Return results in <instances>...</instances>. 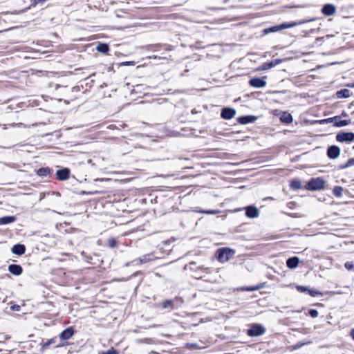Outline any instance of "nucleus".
Here are the masks:
<instances>
[{"label": "nucleus", "instance_id": "obj_1", "mask_svg": "<svg viewBox=\"0 0 354 354\" xmlns=\"http://www.w3.org/2000/svg\"><path fill=\"white\" fill-rule=\"evenodd\" d=\"M311 21H313V19H310V20H301V21H294V22H290V23H283V24H280V25L274 26L270 27L268 28H266V29L263 30V32L265 34H269V33H271V32H278L279 30H283V29H286V28H292V27H295V26H299V25H301V24H306L307 22Z\"/></svg>", "mask_w": 354, "mask_h": 354}, {"label": "nucleus", "instance_id": "obj_2", "mask_svg": "<svg viewBox=\"0 0 354 354\" xmlns=\"http://www.w3.org/2000/svg\"><path fill=\"white\" fill-rule=\"evenodd\" d=\"M235 254V251L230 248H219L216 251L218 260L221 263H225L231 259Z\"/></svg>", "mask_w": 354, "mask_h": 354}, {"label": "nucleus", "instance_id": "obj_3", "mask_svg": "<svg viewBox=\"0 0 354 354\" xmlns=\"http://www.w3.org/2000/svg\"><path fill=\"white\" fill-rule=\"evenodd\" d=\"M325 182L321 178H312L305 186L308 190H319L324 187Z\"/></svg>", "mask_w": 354, "mask_h": 354}, {"label": "nucleus", "instance_id": "obj_4", "mask_svg": "<svg viewBox=\"0 0 354 354\" xmlns=\"http://www.w3.org/2000/svg\"><path fill=\"white\" fill-rule=\"evenodd\" d=\"M266 329L261 324H255L248 330L247 334L250 337H258L263 335Z\"/></svg>", "mask_w": 354, "mask_h": 354}, {"label": "nucleus", "instance_id": "obj_5", "mask_svg": "<svg viewBox=\"0 0 354 354\" xmlns=\"http://www.w3.org/2000/svg\"><path fill=\"white\" fill-rule=\"evenodd\" d=\"M336 140L340 142H350L354 140V133L339 132L336 136Z\"/></svg>", "mask_w": 354, "mask_h": 354}, {"label": "nucleus", "instance_id": "obj_6", "mask_svg": "<svg viewBox=\"0 0 354 354\" xmlns=\"http://www.w3.org/2000/svg\"><path fill=\"white\" fill-rule=\"evenodd\" d=\"M265 77H254L250 80L249 84L255 88H263L266 86V82L265 80Z\"/></svg>", "mask_w": 354, "mask_h": 354}, {"label": "nucleus", "instance_id": "obj_7", "mask_svg": "<svg viewBox=\"0 0 354 354\" xmlns=\"http://www.w3.org/2000/svg\"><path fill=\"white\" fill-rule=\"evenodd\" d=\"M340 148L336 145H332L327 149V156L330 159H336L339 156Z\"/></svg>", "mask_w": 354, "mask_h": 354}, {"label": "nucleus", "instance_id": "obj_8", "mask_svg": "<svg viewBox=\"0 0 354 354\" xmlns=\"http://www.w3.org/2000/svg\"><path fill=\"white\" fill-rule=\"evenodd\" d=\"M322 12L326 16H332L336 12V7L333 4H325L322 8Z\"/></svg>", "mask_w": 354, "mask_h": 354}, {"label": "nucleus", "instance_id": "obj_9", "mask_svg": "<svg viewBox=\"0 0 354 354\" xmlns=\"http://www.w3.org/2000/svg\"><path fill=\"white\" fill-rule=\"evenodd\" d=\"M236 111L232 108H223L222 109L221 115L225 120H230L234 117Z\"/></svg>", "mask_w": 354, "mask_h": 354}, {"label": "nucleus", "instance_id": "obj_10", "mask_svg": "<svg viewBox=\"0 0 354 354\" xmlns=\"http://www.w3.org/2000/svg\"><path fill=\"white\" fill-rule=\"evenodd\" d=\"M245 214L249 218H256L259 216V209L253 205L248 206L245 208Z\"/></svg>", "mask_w": 354, "mask_h": 354}, {"label": "nucleus", "instance_id": "obj_11", "mask_svg": "<svg viewBox=\"0 0 354 354\" xmlns=\"http://www.w3.org/2000/svg\"><path fill=\"white\" fill-rule=\"evenodd\" d=\"M70 170L68 168L57 170L56 172L57 178L59 180H65L68 178Z\"/></svg>", "mask_w": 354, "mask_h": 354}, {"label": "nucleus", "instance_id": "obj_12", "mask_svg": "<svg viewBox=\"0 0 354 354\" xmlns=\"http://www.w3.org/2000/svg\"><path fill=\"white\" fill-rule=\"evenodd\" d=\"M73 328L72 327H68L59 334V338L62 340H67L70 339L73 335Z\"/></svg>", "mask_w": 354, "mask_h": 354}, {"label": "nucleus", "instance_id": "obj_13", "mask_svg": "<svg viewBox=\"0 0 354 354\" xmlns=\"http://www.w3.org/2000/svg\"><path fill=\"white\" fill-rule=\"evenodd\" d=\"M257 120V117L253 115H245L239 117L237 119L239 123L242 124H246L248 123H253Z\"/></svg>", "mask_w": 354, "mask_h": 354}, {"label": "nucleus", "instance_id": "obj_14", "mask_svg": "<svg viewBox=\"0 0 354 354\" xmlns=\"http://www.w3.org/2000/svg\"><path fill=\"white\" fill-rule=\"evenodd\" d=\"M8 271L15 276H19L22 273L23 269L20 265L10 264L8 266Z\"/></svg>", "mask_w": 354, "mask_h": 354}, {"label": "nucleus", "instance_id": "obj_15", "mask_svg": "<svg viewBox=\"0 0 354 354\" xmlns=\"http://www.w3.org/2000/svg\"><path fill=\"white\" fill-rule=\"evenodd\" d=\"M299 259L297 257H293L288 259L286 261V266L290 269H294L297 267Z\"/></svg>", "mask_w": 354, "mask_h": 354}, {"label": "nucleus", "instance_id": "obj_16", "mask_svg": "<svg viewBox=\"0 0 354 354\" xmlns=\"http://www.w3.org/2000/svg\"><path fill=\"white\" fill-rule=\"evenodd\" d=\"M26 248L22 244H16L12 248V253L17 255H22L25 253Z\"/></svg>", "mask_w": 354, "mask_h": 354}, {"label": "nucleus", "instance_id": "obj_17", "mask_svg": "<svg viewBox=\"0 0 354 354\" xmlns=\"http://www.w3.org/2000/svg\"><path fill=\"white\" fill-rule=\"evenodd\" d=\"M336 95H337V98H339V99L347 98V97H350L351 92L348 89L344 88V89H341V90L337 91Z\"/></svg>", "mask_w": 354, "mask_h": 354}, {"label": "nucleus", "instance_id": "obj_18", "mask_svg": "<svg viewBox=\"0 0 354 354\" xmlns=\"http://www.w3.org/2000/svg\"><path fill=\"white\" fill-rule=\"evenodd\" d=\"M152 259L150 257V254H145L138 259H134L133 262H135L138 264H142L149 262Z\"/></svg>", "mask_w": 354, "mask_h": 354}, {"label": "nucleus", "instance_id": "obj_19", "mask_svg": "<svg viewBox=\"0 0 354 354\" xmlns=\"http://www.w3.org/2000/svg\"><path fill=\"white\" fill-rule=\"evenodd\" d=\"M280 120L286 124H290L292 122V116L288 112H283L280 117Z\"/></svg>", "mask_w": 354, "mask_h": 354}, {"label": "nucleus", "instance_id": "obj_20", "mask_svg": "<svg viewBox=\"0 0 354 354\" xmlns=\"http://www.w3.org/2000/svg\"><path fill=\"white\" fill-rule=\"evenodd\" d=\"M16 221L14 216H6L0 218V225H6L13 223Z\"/></svg>", "mask_w": 354, "mask_h": 354}, {"label": "nucleus", "instance_id": "obj_21", "mask_svg": "<svg viewBox=\"0 0 354 354\" xmlns=\"http://www.w3.org/2000/svg\"><path fill=\"white\" fill-rule=\"evenodd\" d=\"M51 172V169L48 167L40 168L37 171V174L39 176H47Z\"/></svg>", "mask_w": 354, "mask_h": 354}, {"label": "nucleus", "instance_id": "obj_22", "mask_svg": "<svg viewBox=\"0 0 354 354\" xmlns=\"http://www.w3.org/2000/svg\"><path fill=\"white\" fill-rule=\"evenodd\" d=\"M96 50L98 52L106 53L109 51V47L106 44H100L97 46Z\"/></svg>", "mask_w": 354, "mask_h": 354}, {"label": "nucleus", "instance_id": "obj_23", "mask_svg": "<svg viewBox=\"0 0 354 354\" xmlns=\"http://www.w3.org/2000/svg\"><path fill=\"white\" fill-rule=\"evenodd\" d=\"M290 187L292 189L296 190V189H299L301 188L302 185H301V183L299 180L295 179L291 181Z\"/></svg>", "mask_w": 354, "mask_h": 354}, {"label": "nucleus", "instance_id": "obj_24", "mask_svg": "<svg viewBox=\"0 0 354 354\" xmlns=\"http://www.w3.org/2000/svg\"><path fill=\"white\" fill-rule=\"evenodd\" d=\"M350 123H351L350 120H339V118H338L337 120L336 121H335L334 125L337 127H341L346 126V125L349 124Z\"/></svg>", "mask_w": 354, "mask_h": 354}, {"label": "nucleus", "instance_id": "obj_25", "mask_svg": "<svg viewBox=\"0 0 354 354\" xmlns=\"http://www.w3.org/2000/svg\"><path fill=\"white\" fill-rule=\"evenodd\" d=\"M343 188L341 186H335L333 189V194L337 197H341L342 196Z\"/></svg>", "mask_w": 354, "mask_h": 354}, {"label": "nucleus", "instance_id": "obj_26", "mask_svg": "<svg viewBox=\"0 0 354 354\" xmlns=\"http://www.w3.org/2000/svg\"><path fill=\"white\" fill-rule=\"evenodd\" d=\"M280 61L279 60H275L274 62H269V63H265L263 64V69H269V68H271L274 66H276V64L277 63H279Z\"/></svg>", "mask_w": 354, "mask_h": 354}, {"label": "nucleus", "instance_id": "obj_27", "mask_svg": "<svg viewBox=\"0 0 354 354\" xmlns=\"http://www.w3.org/2000/svg\"><path fill=\"white\" fill-rule=\"evenodd\" d=\"M55 340H56V338L54 337V338H51L50 339H48L46 343H44L42 346V349L43 350H46L47 348H48V347L54 344L55 342Z\"/></svg>", "mask_w": 354, "mask_h": 354}, {"label": "nucleus", "instance_id": "obj_28", "mask_svg": "<svg viewBox=\"0 0 354 354\" xmlns=\"http://www.w3.org/2000/svg\"><path fill=\"white\" fill-rule=\"evenodd\" d=\"M351 166H354V158L348 159L347 162L344 165L339 166V168L343 169Z\"/></svg>", "mask_w": 354, "mask_h": 354}, {"label": "nucleus", "instance_id": "obj_29", "mask_svg": "<svg viewBox=\"0 0 354 354\" xmlns=\"http://www.w3.org/2000/svg\"><path fill=\"white\" fill-rule=\"evenodd\" d=\"M162 306L163 308H173V301L171 300H166L162 303Z\"/></svg>", "mask_w": 354, "mask_h": 354}, {"label": "nucleus", "instance_id": "obj_30", "mask_svg": "<svg viewBox=\"0 0 354 354\" xmlns=\"http://www.w3.org/2000/svg\"><path fill=\"white\" fill-rule=\"evenodd\" d=\"M337 118H338V117L335 116V117H333V118H327V119L322 120L320 121V123L321 124L330 123V122H333V121H336L337 120Z\"/></svg>", "mask_w": 354, "mask_h": 354}, {"label": "nucleus", "instance_id": "obj_31", "mask_svg": "<svg viewBox=\"0 0 354 354\" xmlns=\"http://www.w3.org/2000/svg\"><path fill=\"white\" fill-rule=\"evenodd\" d=\"M116 244H117V241L115 239H109L107 241V245L111 248H115Z\"/></svg>", "mask_w": 354, "mask_h": 354}, {"label": "nucleus", "instance_id": "obj_32", "mask_svg": "<svg viewBox=\"0 0 354 354\" xmlns=\"http://www.w3.org/2000/svg\"><path fill=\"white\" fill-rule=\"evenodd\" d=\"M296 289L300 292H308V288L303 286H297Z\"/></svg>", "mask_w": 354, "mask_h": 354}, {"label": "nucleus", "instance_id": "obj_33", "mask_svg": "<svg viewBox=\"0 0 354 354\" xmlns=\"http://www.w3.org/2000/svg\"><path fill=\"white\" fill-rule=\"evenodd\" d=\"M99 354H118V352L113 348H111L110 349L106 351L99 353Z\"/></svg>", "mask_w": 354, "mask_h": 354}, {"label": "nucleus", "instance_id": "obj_34", "mask_svg": "<svg viewBox=\"0 0 354 354\" xmlns=\"http://www.w3.org/2000/svg\"><path fill=\"white\" fill-rule=\"evenodd\" d=\"M201 213L206 214H216L220 212L218 209H214V210H203V211H199Z\"/></svg>", "mask_w": 354, "mask_h": 354}, {"label": "nucleus", "instance_id": "obj_35", "mask_svg": "<svg viewBox=\"0 0 354 354\" xmlns=\"http://www.w3.org/2000/svg\"><path fill=\"white\" fill-rule=\"evenodd\" d=\"M344 267L348 270H354V264L352 262H351V261L346 262L345 264H344Z\"/></svg>", "mask_w": 354, "mask_h": 354}, {"label": "nucleus", "instance_id": "obj_36", "mask_svg": "<svg viewBox=\"0 0 354 354\" xmlns=\"http://www.w3.org/2000/svg\"><path fill=\"white\" fill-rule=\"evenodd\" d=\"M310 296L312 297H316V296H318V295H321L322 296L323 294L321 293L319 291H316V290H308V292Z\"/></svg>", "mask_w": 354, "mask_h": 354}, {"label": "nucleus", "instance_id": "obj_37", "mask_svg": "<svg viewBox=\"0 0 354 354\" xmlns=\"http://www.w3.org/2000/svg\"><path fill=\"white\" fill-rule=\"evenodd\" d=\"M308 314L309 315L313 317V318H315L318 316V311L315 309H310L309 311H308Z\"/></svg>", "mask_w": 354, "mask_h": 354}, {"label": "nucleus", "instance_id": "obj_38", "mask_svg": "<svg viewBox=\"0 0 354 354\" xmlns=\"http://www.w3.org/2000/svg\"><path fill=\"white\" fill-rule=\"evenodd\" d=\"M261 288V286H248L244 288L247 291H254Z\"/></svg>", "mask_w": 354, "mask_h": 354}, {"label": "nucleus", "instance_id": "obj_39", "mask_svg": "<svg viewBox=\"0 0 354 354\" xmlns=\"http://www.w3.org/2000/svg\"><path fill=\"white\" fill-rule=\"evenodd\" d=\"M143 342L147 344H153V341L151 339H145V340H143Z\"/></svg>", "mask_w": 354, "mask_h": 354}, {"label": "nucleus", "instance_id": "obj_40", "mask_svg": "<svg viewBox=\"0 0 354 354\" xmlns=\"http://www.w3.org/2000/svg\"><path fill=\"white\" fill-rule=\"evenodd\" d=\"M351 335L352 336V337L354 339V329H352V330L351 331Z\"/></svg>", "mask_w": 354, "mask_h": 354}, {"label": "nucleus", "instance_id": "obj_41", "mask_svg": "<svg viewBox=\"0 0 354 354\" xmlns=\"http://www.w3.org/2000/svg\"><path fill=\"white\" fill-rule=\"evenodd\" d=\"M103 180H104V179H103V178H96V179L95 180V181H103Z\"/></svg>", "mask_w": 354, "mask_h": 354}, {"label": "nucleus", "instance_id": "obj_42", "mask_svg": "<svg viewBox=\"0 0 354 354\" xmlns=\"http://www.w3.org/2000/svg\"><path fill=\"white\" fill-rule=\"evenodd\" d=\"M348 86H349V87H351V88H354V82H353V83H352V84H350L348 85Z\"/></svg>", "mask_w": 354, "mask_h": 354}, {"label": "nucleus", "instance_id": "obj_43", "mask_svg": "<svg viewBox=\"0 0 354 354\" xmlns=\"http://www.w3.org/2000/svg\"><path fill=\"white\" fill-rule=\"evenodd\" d=\"M64 346V344H59L57 345L55 347H56V348H58V347H62V346Z\"/></svg>", "mask_w": 354, "mask_h": 354}, {"label": "nucleus", "instance_id": "obj_44", "mask_svg": "<svg viewBox=\"0 0 354 354\" xmlns=\"http://www.w3.org/2000/svg\"><path fill=\"white\" fill-rule=\"evenodd\" d=\"M149 354H158V353L156 351H151Z\"/></svg>", "mask_w": 354, "mask_h": 354}, {"label": "nucleus", "instance_id": "obj_45", "mask_svg": "<svg viewBox=\"0 0 354 354\" xmlns=\"http://www.w3.org/2000/svg\"><path fill=\"white\" fill-rule=\"evenodd\" d=\"M342 115H343V116H346V115H347V114H346L345 112H343V113H342Z\"/></svg>", "mask_w": 354, "mask_h": 354}, {"label": "nucleus", "instance_id": "obj_46", "mask_svg": "<svg viewBox=\"0 0 354 354\" xmlns=\"http://www.w3.org/2000/svg\"><path fill=\"white\" fill-rule=\"evenodd\" d=\"M130 265L129 263H126V266H129Z\"/></svg>", "mask_w": 354, "mask_h": 354}, {"label": "nucleus", "instance_id": "obj_47", "mask_svg": "<svg viewBox=\"0 0 354 354\" xmlns=\"http://www.w3.org/2000/svg\"><path fill=\"white\" fill-rule=\"evenodd\" d=\"M44 197V194H42L41 199L43 198Z\"/></svg>", "mask_w": 354, "mask_h": 354}]
</instances>
